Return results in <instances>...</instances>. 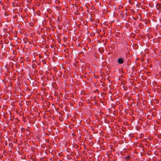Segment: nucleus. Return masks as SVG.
Returning <instances> with one entry per match:
<instances>
[{"mask_svg":"<svg viewBox=\"0 0 161 161\" xmlns=\"http://www.w3.org/2000/svg\"><path fill=\"white\" fill-rule=\"evenodd\" d=\"M118 62L119 64H121L123 63L124 60L123 59L119 58L118 59Z\"/></svg>","mask_w":161,"mask_h":161,"instance_id":"obj_1","label":"nucleus"},{"mask_svg":"<svg viewBox=\"0 0 161 161\" xmlns=\"http://www.w3.org/2000/svg\"><path fill=\"white\" fill-rule=\"evenodd\" d=\"M130 158V157L129 156H127L125 158L126 159H129Z\"/></svg>","mask_w":161,"mask_h":161,"instance_id":"obj_2","label":"nucleus"}]
</instances>
